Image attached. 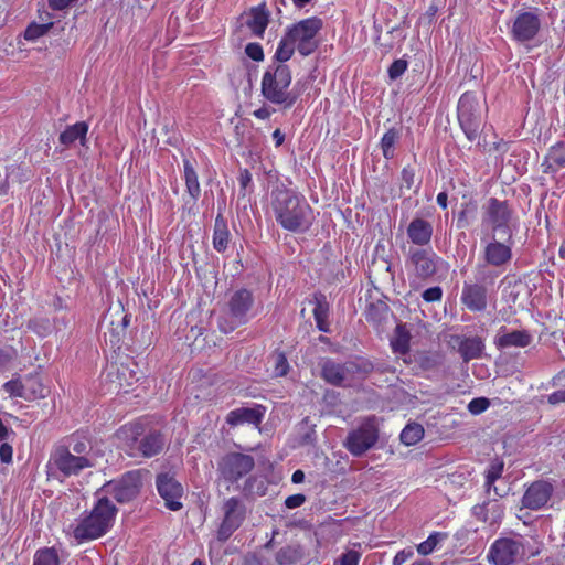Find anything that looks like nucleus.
Segmentation results:
<instances>
[{
    "instance_id": "1",
    "label": "nucleus",
    "mask_w": 565,
    "mask_h": 565,
    "mask_svg": "<svg viewBox=\"0 0 565 565\" xmlns=\"http://www.w3.org/2000/svg\"><path fill=\"white\" fill-rule=\"evenodd\" d=\"M270 209L276 223L294 234H306L316 221V214L303 194L280 183L270 192Z\"/></svg>"
},
{
    "instance_id": "2",
    "label": "nucleus",
    "mask_w": 565,
    "mask_h": 565,
    "mask_svg": "<svg viewBox=\"0 0 565 565\" xmlns=\"http://www.w3.org/2000/svg\"><path fill=\"white\" fill-rule=\"evenodd\" d=\"M117 513L118 508L107 495H98L90 511L83 512L76 520L73 537L77 543L103 537L113 529Z\"/></svg>"
},
{
    "instance_id": "3",
    "label": "nucleus",
    "mask_w": 565,
    "mask_h": 565,
    "mask_svg": "<svg viewBox=\"0 0 565 565\" xmlns=\"http://www.w3.org/2000/svg\"><path fill=\"white\" fill-rule=\"evenodd\" d=\"M292 73L287 64H268L262 76L260 94L269 104L289 109L298 99V94L290 89Z\"/></svg>"
},
{
    "instance_id": "4",
    "label": "nucleus",
    "mask_w": 565,
    "mask_h": 565,
    "mask_svg": "<svg viewBox=\"0 0 565 565\" xmlns=\"http://www.w3.org/2000/svg\"><path fill=\"white\" fill-rule=\"evenodd\" d=\"M539 554L533 540L518 533L495 539L490 545L487 559L491 565H519Z\"/></svg>"
},
{
    "instance_id": "5",
    "label": "nucleus",
    "mask_w": 565,
    "mask_h": 565,
    "mask_svg": "<svg viewBox=\"0 0 565 565\" xmlns=\"http://www.w3.org/2000/svg\"><path fill=\"white\" fill-rule=\"evenodd\" d=\"M255 303L254 292L239 288L230 294L225 313L218 319V328L223 333H230L249 321V313Z\"/></svg>"
},
{
    "instance_id": "6",
    "label": "nucleus",
    "mask_w": 565,
    "mask_h": 565,
    "mask_svg": "<svg viewBox=\"0 0 565 565\" xmlns=\"http://www.w3.org/2000/svg\"><path fill=\"white\" fill-rule=\"evenodd\" d=\"M147 473L148 471L143 469L126 471L118 478L106 481L96 491V497L104 493L113 497L120 504L130 503L139 497L143 488V477Z\"/></svg>"
},
{
    "instance_id": "7",
    "label": "nucleus",
    "mask_w": 565,
    "mask_h": 565,
    "mask_svg": "<svg viewBox=\"0 0 565 565\" xmlns=\"http://www.w3.org/2000/svg\"><path fill=\"white\" fill-rule=\"evenodd\" d=\"M541 29L542 10L534 7L515 13L509 26V35L513 42L532 49L537 45Z\"/></svg>"
},
{
    "instance_id": "8",
    "label": "nucleus",
    "mask_w": 565,
    "mask_h": 565,
    "mask_svg": "<svg viewBox=\"0 0 565 565\" xmlns=\"http://www.w3.org/2000/svg\"><path fill=\"white\" fill-rule=\"evenodd\" d=\"M457 120L466 138L473 142L482 131L483 118L476 92H465L457 104Z\"/></svg>"
},
{
    "instance_id": "9",
    "label": "nucleus",
    "mask_w": 565,
    "mask_h": 565,
    "mask_svg": "<svg viewBox=\"0 0 565 565\" xmlns=\"http://www.w3.org/2000/svg\"><path fill=\"white\" fill-rule=\"evenodd\" d=\"M497 274L478 265L476 281H465L460 296L461 303L472 312L484 311L488 307V288L487 284L492 285L497 278Z\"/></svg>"
},
{
    "instance_id": "10",
    "label": "nucleus",
    "mask_w": 565,
    "mask_h": 565,
    "mask_svg": "<svg viewBox=\"0 0 565 565\" xmlns=\"http://www.w3.org/2000/svg\"><path fill=\"white\" fill-rule=\"evenodd\" d=\"M142 426L132 424L125 427L128 439V454L131 457L152 458L158 456L164 448L166 438L159 430H150L142 434Z\"/></svg>"
},
{
    "instance_id": "11",
    "label": "nucleus",
    "mask_w": 565,
    "mask_h": 565,
    "mask_svg": "<svg viewBox=\"0 0 565 565\" xmlns=\"http://www.w3.org/2000/svg\"><path fill=\"white\" fill-rule=\"evenodd\" d=\"M322 26L320 18L310 17L287 26L285 32L297 46L298 53L301 56H309L319 47L317 35Z\"/></svg>"
},
{
    "instance_id": "12",
    "label": "nucleus",
    "mask_w": 565,
    "mask_h": 565,
    "mask_svg": "<svg viewBox=\"0 0 565 565\" xmlns=\"http://www.w3.org/2000/svg\"><path fill=\"white\" fill-rule=\"evenodd\" d=\"M556 484V480L548 478L531 482L521 498L522 507L532 511L550 507V502L555 497Z\"/></svg>"
},
{
    "instance_id": "13",
    "label": "nucleus",
    "mask_w": 565,
    "mask_h": 565,
    "mask_svg": "<svg viewBox=\"0 0 565 565\" xmlns=\"http://www.w3.org/2000/svg\"><path fill=\"white\" fill-rule=\"evenodd\" d=\"M440 260L431 248L411 247L406 255V267L417 279L426 280L437 273Z\"/></svg>"
},
{
    "instance_id": "14",
    "label": "nucleus",
    "mask_w": 565,
    "mask_h": 565,
    "mask_svg": "<svg viewBox=\"0 0 565 565\" xmlns=\"http://www.w3.org/2000/svg\"><path fill=\"white\" fill-rule=\"evenodd\" d=\"M222 510L224 516L217 529L216 539L224 543L243 524L246 518V507L237 497H231L224 501Z\"/></svg>"
},
{
    "instance_id": "15",
    "label": "nucleus",
    "mask_w": 565,
    "mask_h": 565,
    "mask_svg": "<svg viewBox=\"0 0 565 565\" xmlns=\"http://www.w3.org/2000/svg\"><path fill=\"white\" fill-rule=\"evenodd\" d=\"M377 439L379 429L375 423L372 419H366L348 434L344 446L351 455L360 457L371 449Z\"/></svg>"
},
{
    "instance_id": "16",
    "label": "nucleus",
    "mask_w": 565,
    "mask_h": 565,
    "mask_svg": "<svg viewBox=\"0 0 565 565\" xmlns=\"http://www.w3.org/2000/svg\"><path fill=\"white\" fill-rule=\"evenodd\" d=\"M255 467L254 457L242 452H228L218 462L221 477L231 483L247 476Z\"/></svg>"
},
{
    "instance_id": "17",
    "label": "nucleus",
    "mask_w": 565,
    "mask_h": 565,
    "mask_svg": "<svg viewBox=\"0 0 565 565\" xmlns=\"http://www.w3.org/2000/svg\"><path fill=\"white\" fill-rule=\"evenodd\" d=\"M512 215L513 211L508 201H500L497 198L488 200L486 217L494 234H501L509 238L513 236V231L510 226Z\"/></svg>"
},
{
    "instance_id": "18",
    "label": "nucleus",
    "mask_w": 565,
    "mask_h": 565,
    "mask_svg": "<svg viewBox=\"0 0 565 565\" xmlns=\"http://www.w3.org/2000/svg\"><path fill=\"white\" fill-rule=\"evenodd\" d=\"M50 462L63 477L79 475L84 469L94 466L86 456L74 455L67 447L61 446L52 454Z\"/></svg>"
},
{
    "instance_id": "19",
    "label": "nucleus",
    "mask_w": 565,
    "mask_h": 565,
    "mask_svg": "<svg viewBox=\"0 0 565 565\" xmlns=\"http://www.w3.org/2000/svg\"><path fill=\"white\" fill-rule=\"evenodd\" d=\"M156 488L168 510L179 511L183 508L181 499L184 494V489L174 475L170 472L158 473L156 476Z\"/></svg>"
},
{
    "instance_id": "20",
    "label": "nucleus",
    "mask_w": 565,
    "mask_h": 565,
    "mask_svg": "<svg viewBox=\"0 0 565 565\" xmlns=\"http://www.w3.org/2000/svg\"><path fill=\"white\" fill-rule=\"evenodd\" d=\"M500 242L493 237L483 249V260L487 265L493 267H504L512 259V247L514 244L513 236Z\"/></svg>"
},
{
    "instance_id": "21",
    "label": "nucleus",
    "mask_w": 565,
    "mask_h": 565,
    "mask_svg": "<svg viewBox=\"0 0 565 565\" xmlns=\"http://www.w3.org/2000/svg\"><path fill=\"white\" fill-rule=\"evenodd\" d=\"M321 377L330 385L337 387H349L347 362L340 363L331 358H324L320 362Z\"/></svg>"
},
{
    "instance_id": "22",
    "label": "nucleus",
    "mask_w": 565,
    "mask_h": 565,
    "mask_svg": "<svg viewBox=\"0 0 565 565\" xmlns=\"http://www.w3.org/2000/svg\"><path fill=\"white\" fill-rule=\"evenodd\" d=\"M533 342V335L525 329L509 331L505 326H502L493 343L498 350H505L509 348H526Z\"/></svg>"
},
{
    "instance_id": "23",
    "label": "nucleus",
    "mask_w": 565,
    "mask_h": 565,
    "mask_svg": "<svg viewBox=\"0 0 565 565\" xmlns=\"http://www.w3.org/2000/svg\"><path fill=\"white\" fill-rule=\"evenodd\" d=\"M266 407L260 404H255L253 407H238L232 409L226 415V423L236 427L244 424L258 426L265 416Z\"/></svg>"
},
{
    "instance_id": "24",
    "label": "nucleus",
    "mask_w": 565,
    "mask_h": 565,
    "mask_svg": "<svg viewBox=\"0 0 565 565\" xmlns=\"http://www.w3.org/2000/svg\"><path fill=\"white\" fill-rule=\"evenodd\" d=\"M406 234L411 243L422 248L429 245L434 234V227L429 221L423 217H415L408 224Z\"/></svg>"
},
{
    "instance_id": "25",
    "label": "nucleus",
    "mask_w": 565,
    "mask_h": 565,
    "mask_svg": "<svg viewBox=\"0 0 565 565\" xmlns=\"http://www.w3.org/2000/svg\"><path fill=\"white\" fill-rule=\"evenodd\" d=\"M471 513L478 521L494 524L502 519L503 507L497 498L488 497L481 503L473 505Z\"/></svg>"
},
{
    "instance_id": "26",
    "label": "nucleus",
    "mask_w": 565,
    "mask_h": 565,
    "mask_svg": "<svg viewBox=\"0 0 565 565\" xmlns=\"http://www.w3.org/2000/svg\"><path fill=\"white\" fill-rule=\"evenodd\" d=\"M269 11L265 2L250 8L246 14L245 25L252 31L255 36L263 38L265 30L269 23Z\"/></svg>"
},
{
    "instance_id": "27",
    "label": "nucleus",
    "mask_w": 565,
    "mask_h": 565,
    "mask_svg": "<svg viewBox=\"0 0 565 565\" xmlns=\"http://www.w3.org/2000/svg\"><path fill=\"white\" fill-rule=\"evenodd\" d=\"M232 235L228 230V224L226 218L223 215V212L221 209L218 210V213L214 221V227H213V236H212V245L213 248L217 253H225L228 248V244L231 242Z\"/></svg>"
},
{
    "instance_id": "28",
    "label": "nucleus",
    "mask_w": 565,
    "mask_h": 565,
    "mask_svg": "<svg viewBox=\"0 0 565 565\" xmlns=\"http://www.w3.org/2000/svg\"><path fill=\"white\" fill-rule=\"evenodd\" d=\"M310 302L315 305L312 313L317 329L323 333H329L330 324L328 318L330 306L327 301L326 295L320 291L315 292Z\"/></svg>"
},
{
    "instance_id": "29",
    "label": "nucleus",
    "mask_w": 565,
    "mask_h": 565,
    "mask_svg": "<svg viewBox=\"0 0 565 565\" xmlns=\"http://www.w3.org/2000/svg\"><path fill=\"white\" fill-rule=\"evenodd\" d=\"M345 362L350 385H352L354 381L366 379L372 372L377 370L376 365L364 356H354Z\"/></svg>"
},
{
    "instance_id": "30",
    "label": "nucleus",
    "mask_w": 565,
    "mask_h": 565,
    "mask_svg": "<svg viewBox=\"0 0 565 565\" xmlns=\"http://www.w3.org/2000/svg\"><path fill=\"white\" fill-rule=\"evenodd\" d=\"M486 349L480 337H465L458 343V352L465 362L481 358Z\"/></svg>"
},
{
    "instance_id": "31",
    "label": "nucleus",
    "mask_w": 565,
    "mask_h": 565,
    "mask_svg": "<svg viewBox=\"0 0 565 565\" xmlns=\"http://www.w3.org/2000/svg\"><path fill=\"white\" fill-rule=\"evenodd\" d=\"M89 126L86 121H77L70 125L60 134L58 141L64 147H71L75 141L79 140L81 145H85Z\"/></svg>"
},
{
    "instance_id": "32",
    "label": "nucleus",
    "mask_w": 565,
    "mask_h": 565,
    "mask_svg": "<svg viewBox=\"0 0 565 565\" xmlns=\"http://www.w3.org/2000/svg\"><path fill=\"white\" fill-rule=\"evenodd\" d=\"M183 179L189 196L195 203L201 195L199 177L193 162L189 158H183Z\"/></svg>"
},
{
    "instance_id": "33",
    "label": "nucleus",
    "mask_w": 565,
    "mask_h": 565,
    "mask_svg": "<svg viewBox=\"0 0 565 565\" xmlns=\"http://www.w3.org/2000/svg\"><path fill=\"white\" fill-rule=\"evenodd\" d=\"M390 312V307L386 301L375 299L366 305L364 317L369 323L380 327L386 319Z\"/></svg>"
},
{
    "instance_id": "34",
    "label": "nucleus",
    "mask_w": 565,
    "mask_h": 565,
    "mask_svg": "<svg viewBox=\"0 0 565 565\" xmlns=\"http://www.w3.org/2000/svg\"><path fill=\"white\" fill-rule=\"evenodd\" d=\"M391 348L394 353L406 354L411 349V333L406 324L398 323L394 329V334L391 339Z\"/></svg>"
},
{
    "instance_id": "35",
    "label": "nucleus",
    "mask_w": 565,
    "mask_h": 565,
    "mask_svg": "<svg viewBox=\"0 0 565 565\" xmlns=\"http://www.w3.org/2000/svg\"><path fill=\"white\" fill-rule=\"evenodd\" d=\"M23 386L26 401L45 397L46 390L42 384V380L39 373H29L23 376Z\"/></svg>"
},
{
    "instance_id": "36",
    "label": "nucleus",
    "mask_w": 565,
    "mask_h": 565,
    "mask_svg": "<svg viewBox=\"0 0 565 565\" xmlns=\"http://www.w3.org/2000/svg\"><path fill=\"white\" fill-rule=\"evenodd\" d=\"M302 558L303 550L298 544L282 546L275 554V561L278 565H296Z\"/></svg>"
},
{
    "instance_id": "37",
    "label": "nucleus",
    "mask_w": 565,
    "mask_h": 565,
    "mask_svg": "<svg viewBox=\"0 0 565 565\" xmlns=\"http://www.w3.org/2000/svg\"><path fill=\"white\" fill-rule=\"evenodd\" d=\"M295 50H297V46L285 32L278 42L277 49L269 64H286L292 57Z\"/></svg>"
},
{
    "instance_id": "38",
    "label": "nucleus",
    "mask_w": 565,
    "mask_h": 565,
    "mask_svg": "<svg viewBox=\"0 0 565 565\" xmlns=\"http://www.w3.org/2000/svg\"><path fill=\"white\" fill-rule=\"evenodd\" d=\"M478 211L477 202L470 200L468 202L461 203L460 210L457 214L456 218V227L458 230L468 228L471 223L475 221Z\"/></svg>"
},
{
    "instance_id": "39",
    "label": "nucleus",
    "mask_w": 565,
    "mask_h": 565,
    "mask_svg": "<svg viewBox=\"0 0 565 565\" xmlns=\"http://www.w3.org/2000/svg\"><path fill=\"white\" fill-rule=\"evenodd\" d=\"M401 138L399 129L392 127L381 138L380 146L383 157L391 160L395 157V146Z\"/></svg>"
},
{
    "instance_id": "40",
    "label": "nucleus",
    "mask_w": 565,
    "mask_h": 565,
    "mask_svg": "<svg viewBox=\"0 0 565 565\" xmlns=\"http://www.w3.org/2000/svg\"><path fill=\"white\" fill-rule=\"evenodd\" d=\"M26 328L40 338H46L55 330L53 322L47 317L42 316L29 319Z\"/></svg>"
},
{
    "instance_id": "41",
    "label": "nucleus",
    "mask_w": 565,
    "mask_h": 565,
    "mask_svg": "<svg viewBox=\"0 0 565 565\" xmlns=\"http://www.w3.org/2000/svg\"><path fill=\"white\" fill-rule=\"evenodd\" d=\"M424 434V427L418 423L412 422L403 428L399 439L406 446H414L423 439Z\"/></svg>"
},
{
    "instance_id": "42",
    "label": "nucleus",
    "mask_w": 565,
    "mask_h": 565,
    "mask_svg": "<svg viewBox=\"0 0 565 565\" xmlns=\"http://www.w3.org/2000/svg\"><path fill=\"white\" fill-rule=\"evenodd\" d=\"M242 492L246 498L264 497L267 492V484L262 478L252 476L245 480Z\"/></svg>"
},
{
    "instance_id": "43",
    "label": "nucleus",
    "mask_w": 565,
    "mask_h": 565,
    "mask_svg": "<svg viewBox=\"0 0 565 565\" xmlns=\"http://www.w3.org/2000/svg\"><path fill=\"white\" fill-rule=\"evenodd\" d=\"M503 468V461L498 458L492 460L487 468L484 472V488L488 495H490L493 483L502 477Z\"/></svg>"
},
{
    "instance_id": "44",
    "label": "nucleus",
    "mask_w": 565,
    "mask_h": 565,
    "mask_svg": "<svg viewBox=\"0 0 565 565\" xmlns=\"http://www.w3.org/2000/svg\"><path fill=\"white\" fill-rule=\"evenodd\" d=\"M447 539L448 533L446 532H433L425 541L417 545V552L423 556H427L431 554L436 547Z\"/></svg>"
},
{
    "instance_id": "45",
    "label": "nucleus",
    "mask_w": 565,
    "mask_h": 565,
    "mask_svg": "<svg viewBox=\"0 0 565 565\" xmlns=\"http://www.w3.org/2000/svg\"><path fill=\"white\" fill-rule=\"evenodd\" d=\"M32 565H60V558L54 547H43L35 552Z\"/></svg>"
},
{
    "instance_id": "46",
    "label": "nucleus",
    "mask_w": 565,
    "mask_h": 565,
    "mask_svg": "<svg viewBox=\"0 0 565 565\" xmlns=\"http://www.w3.org/2000/svg\"><path fill=\"white\" fill-rule=\"evenodd\" d=\"M54 23L53 22H46V23H36V22H31L26 29L24 30V39L26 41H35L38 39H40L41 36L45 35L52 28H53Z\"/></svg>"
},
{
    "instance_id": "47",
    "label": "nucleus",
    "mask_w": 565,
    "mask_h": 565,
    "mask_svg": "<svg viewBox=\"0 0 565 565\" xmlns=\"http://www.w3.org/2000/svg\"><path fill=\"white\" fill-rule=\"evenodd\" d=\"M67 448L74 455L76 454L77 456H85L92 449V445L85 436H82L78 433H76L70 437Z\"/></svg>"
},
{
    "instance_id": "48",
    "label": "nucleus",
    "mask_w": 565,
    "mask_h": 565,
    "mask_svg": "<svg viewBox=\"0 0 565 565\" xmlns=\"http://www.w3.org/2000/svg\"><path fill=\"white\" fill-rule=\"evenodd\" d=\"M550 160L556 163L555 168H565V142L557 141L547 152Z\"/></svg>"
},
{
    "instance_id": "49",
    "label": "nucleus",
    "mask_w": 565,
    "mask_h": 565,
    "mask_svg": "<svg viewBox=\"0 0 565 565\" xmlns=\"http://www.w3.org/2000/svg\"><path fill=\"white\" fill-rule=\"evenodd\" d=\"M2 388L12 397H20L25 399L23 377L12 379L2 385Z\"/></svg>"
},
{
    "instance_id": "50",
    "label": "nucleus",
    "mask_w": 565,
    "mask_h": 565,
    "mask_svg": "<svg viewBox=\"0 0 565 565\" xmlns=\"http://www.w3.org/2000/svg\"><path fill=\"white\" fill-rule=\"evenodd\" d=\"M274 372L276 376H285L289 372V363L284 352L278 351L274 354Z\"/></svg>"
},
{
    "instance_id": "51",
    "label": "nucleus",
    "mask_w": 565,
    "mask_h": 565,
    "mask_svg": "<svg viewBox=\"0 0 565 565\" xmlns=\"http://www.w3.org/2000/svg\"><path fill=\"white\" fill-rule=\"evenodd\" d=\"M408 62L404 58L395 60L387 68V75L391 81L399 78L407 70Z\"/></svg>"
},
{
    "instance_id": "52",
    "label": "nucleus",
    "mask_w": 565,
    "mask_h": 565,
    "mask_svg": "<svg viewBox=\"0 0 565 565\" xmlns=\"http://www.w3.org/2000/svg\"><path fill=\"white\" fill-rule=\"evenodd\" d=\"M490 406V401L487 397L472 398L468 404V411L472 415H479L486 412Z\"/></svg>"
},
{
    "instance_id": "53",
    "label": "nucleus",
    "mask_w": 565,
    "mask_h": 565,
    "mask_svg": "<svg viewBox=\"0 0 565 565\" xmlns=\"http://www.w3.org/2000/svg\"><path fill=\"white\" fill-rule=\"evenodd\" d=\"M245 54L255 62H262L265 57L263 46L256 42L245 46Z\"/></svg>"
},
{
    "instance_id": "54",
    "label": "nucleus",
    "mask_w": 565,
    "mask_h": 565,
    "mask_svg": "<svg viewBox=\"0 0 565 565\" xmlns=\"http://www.w3.org/2000/svg\"><path fill=\"white\" fill-rule=\"evenodd\" d=\"M402 184L401 188L411 190L415 183V169L411 166H406L401 172Z\"/></svg>"
},
{
    "instance_id": "55",
    "label": "nucleus",
    "mask_w": 565,
    "mask_h": 565,
    "mask_svg": "<svg viewBox=\"0 0 565 565\" xmlns=\"http://www.w3.org/2000/svg\"><path fill=\"white\" fill-rule=\"evenodd\" d=\"M17 356L14 348L7 345L0 347V369L7 367Z\"/></svg>"
},
{
    "instance_id": "56",
    "label": "nucleus",
    "mask_w": 565,
    "mask_h": 565,
    "mask_svg": "<svg viewBox=\"0 0 565 565\" xmlns=\"http://www.w3.org/2000/svg\"><path fill=\"white\" fill-rule=\"evenodd\" d=\"M360 558L361 554L358 551L349 550L340 556L337 563L338 565H359Z\"/></svg>"
},
{
    "instance_id": "57",
    "label": "nucleus",
    "mask_w": 565,
    "mask_h": 565,
    "mask_svg": "<svg viewBox=\"0 0 565 565\" xmlns=\"http://www.w3.org/2000/svg\"><path fill=\"white\" fill-rule=\"evenodd\" d=\"M422 297L426 302L440 301L443 298V289L440 286L429 287L423 291Z\"/></svg>"
},
{
    "instance_id": "58",
    "label": "nucleus",
    "mask_w": 565,
    "mask_h": 565,
    "mask_svg": "<svg viewBox=\"0 0 565 565\" xmlns=\"http://www.w3.org/2000/svg\"><path fill=\"white\" fill-rule=\"evenodd\" d=\"M307 498L302 493H296L285 499V507L287 509H296L301 507L306 502Z\"/></svg>"
},
{
    "instance_id": "59",
    "label": "nucleus",
    "mask_w": 565,
    "mask_h": 565,
    "mask_svg": "<svg viewBox=\"0 0 565 565\" xmlns=\"http://www.w3.org/2000/svg\"><path fill=\"white\" fill-rule=\"evenodd\" d=\"M253 182V178H252V173L249 172L248 169H241L239 170V175H238V183H239V188H241V191H246L247 188L252 184Z\"/></svg>"
},
{
    "instance_id": "60",
    "label": "nucleus",
    "mask_w": 565,
    "mask_h": 565,
    "mask_svg": "<svg viewBox=\"0 0 565 565\" xmlns=\"http://www.w3.org/2000/svg\"><path fill=\"white\" fill-rule=\"evenodd\" d=\"M13 448L8 443L2 441L0 445V460L4 463H10L12 461Z\"/></svg>"
},
{
    "instance_id": "61",
    "label": "nucleus",
    "mask_w": 565,
    "mask_h": 565,
    "mask_svg": "<svg viewBox=\"0 0 565 565\" xmlns=\"http://www.w3.org/2000/svg\"><path fill=\"white\" fill-rule=\"evenodd\" d=\"M78 0H47L49 7L54 11H62L74 3H76Z\"/></svg>"
},
{
    "instance_id": "62",
    "label": "nucleus",
    "mask_w": 565,
    "mask_h": 565,
    "mask_svg": "<svg viewBox=\"0 0 565 565\" xmlns=\"http://www.w3.org/2000/svg\"><path fill=\"white\" fill-rule=\"evenodd\" d=\"M414 555L413 550H402L396 553L393 558V565H403L407 559H409Z\"/></svg>"
},
{
    "instance_id": "63",
    "label": "nucleus",
    "mask_w": 565,
    "mask_h": 565,
    "mask_svg": "<svg viewBox=\"0 0 565 565\" xmlns=\"http://www.w3.org/2000/svg\"><path fill=\"white\" fill-rule=\"evenodd\" d=\"M547 402L551 405H558L565 403V390H558L547 396Z\"/></svg>"
},
{
    "instance_id": "64",
    "label": "nucleus",
    "mask_w": 565,
    "mask_h": 565,
    "mask_svg": "<svg viewBox=\"0 0 565 565\" xmlns=\"http://www.w3.org/2000/svg\"><path fill=\"white\" fill-rule=\"evenodd\" d=\"M556 163L550 160L548 156L546 154L543 162V172L544 173H556L561 168H555Z\"/></svg>"
}]
</instances>
